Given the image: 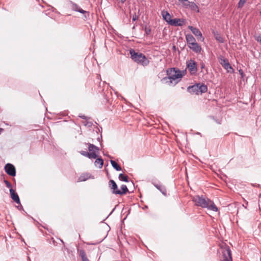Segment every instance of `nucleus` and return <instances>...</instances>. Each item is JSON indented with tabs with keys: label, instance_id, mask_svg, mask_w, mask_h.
Masks as SVG:
<instances>
[{
	"label": "nucleus",
	"instance_id": "1",
	"mask_svg": "<svg viewBox=\"0 0 261 261\" xmlns=\"http://www.w3.org/2000/svg\"><path fill=\"white\" fill-rule=\"evenodd\" d=\"M192 201L195 205L203 208H206L214 212L218 211V208L213 201L210 199L205 198L202 196L195 195L192 197Z\"/></svg>",
	"mask_w": 261,
	"mask_h": 261
},
{
	"label": "nucleus",
	"instance_id": "2",
	"mask_svg": "<svg viewBox=\"0 0 261 261\" xmlns=\"http://www.w3.org/2000/svg\"><path fill=\"white\" fill-rule=\"evenodd\" d=\"M129 54L132 59L138 64L143 66H147L149 64V60L144 55L141 53L136 52L134 49H130Z\"/></svg>",
	"mask_w": 261,
	"mask_h": 261
},
{
	"label": "nucleus",
	"instance_id": "3",
	"mask_svg": "<svg viewBox=\"0 0 261 261\" xmlns=\"http://www.w3.org/2000/svg\"><path fill=\"white\" fill-rule=\"evenodd\" d=\"M168 77L164 78V80L166 81V83L170 84L172 83V82L177 80L182 77L181 71L178 69H176L175 68H171L167 71Z\"/></svg>",
	"mask_w": 261,
	"mask_h": 261
},
{
	"label": "nucleus",
	"instance_id": "4",
	"mask_svg": "<svg viewBox=\"0 0 261 261\" xmlns=\"http://www.w3.org/2000/svg\"><path fill=\"white\" fill-rule=\"evenodd\" d=\"M207 90V87L206 85L201 83H198L192 86H189L188 88V91L189 92L197 95L205 93Z\"/></svg>",
	"mask_w": 261,
	"mask_h": 261
},
{
	"label": "nucleus",
	"instance_id": "5",
	"mask_svg": "<svg viewBox=\"0 0 261 261\" xmlns=\"http://www.w3.org/2000/svg\"><path fill=\"white\" fill-rule=\"evenodd\" d=\"M5 172L9 175L15 176L16 175V169L14 166L8 163L5 166Z\"/></svg>",
	"mask_w": 261,
	"mask_h": 261
},
{
	"label": "nucleus",
	"instance_id": "6",
	"mask_svg": "<svg viewBox=\"0 0 261 261\" xmlns=\"http://www.w3.org/2000/svg\"><path fill=\"white\" fill-rule=\"evenodd\" d=\"M187 68L191 74H195L197 72L196 63L193 60H190L187 62Z\"/></svg>",
	"mask_w": 261,
	"mask_h": 261
},
{
	"label": "nucleus",
	"instance_id": "7",
	"mask_svg": "<svg viewBox=\"0 0 261 261\" xmlns=\"http://www.w3.org/2000/svg\"><path fill=\"white\" fill-rule=\"evenodd\" d=\"M219 62L224 68L227 70L228 72H230V70H233V69L230 66L227 59L224 57H221L219 59Z\"/></svg>",
	"mask_w": 261,
	"mask_h": 261
},
{
	"label": "nucleus",
	"instance_id": "8",
	"mask_svg": "<svg viewBox=\"0 0 261 261\" xmlns=\"http://www.w3.org/2000/svg\"><path fill=\"white\" fill-rule=\"evenodd\" d=\"M170 22V25L174 27H181L185 23V19L180 18L172 19V20L169 21Z\"/></svg>",
	"mask_w": 261,
	"mask_h": 261
},
{
	"label": "nucleus",
	"instance_id": "9",
	"mask_svg": "<svg viewBox=\"0 0 261 261\" xmlns=\"http://www.w3.org/2000/svg\"><path fill=\"white\" fill-rule=\"evenodd\" d=\"M223 259L221 261H232L231 250L227 247L223 252Z\"/></svg>",
	"mask_w": 261,
	"mask_h": 261
},
{
	"label": "nucleus",
	"instance_id": "10",
	"mask_svg": "<svg viewBox=\"0 0 261 261\" xmlns=\"http://www.w3.org/2000/svg\"><path fill=\"white\" fill-rule=\"evenodd\" d=\"M188 28L191 31L192 33L198 38V39L203 40L204 38L202 37V33L198 29L192 26H189Z\"/></svg>",
	"mask_w": 261,
	"mask_h": 261
},
{
	"label": "nucleus",
	"instance_id": "11",
	"mask_svg": "<svg viewBox=\"0 0 261 261\" xmlns=\"http://www.w3.org/2000/svg\"><path fill=\"white\" fill-rule=\"evenodd\" d=\"M109 185L113 194L118 195L117 191H119L118 186L114 180L111 179L109 182Z\"/></svg>",
	"mask_w": 261,
	"mask_h": 261
},
{
	"label": "nucleus",
	"instance_id": "12",
	"mask_svg": "<svg viewBox=\"0 0 261 261\" xmlns=\"http://www.w3.org/2000/svg\"><path fill=\"white\" fill-rule=\"evenodd\" d=\"M10 193L11 198L17 204H20L19 197L18 194L15 192V191L11 188L10 189Z\"/></svg>",
	"mask_w": 261,
	"mask_h": 261
},
{
	"label": "nucleus",
	"instance_id": "13",
	"mask_svg": "<svg viewBox=\"0 0 261 261\" xmlns=\"http://www.w3.org/2000/svg\"><path fill=\"white\" fill-rule=\"evenodd\" d=\"M70 7L72 9V10H73L75 11L79 12L82 14L87 13V12L86 11L81 9L77 4L74 3L72 2H70Z\"/></svg>",
	"mask_w": 261,
	"mask_h": 261
},
{
	"label": "nucleus",
	"instance_id": "14",
	"mask_svg": "<svg viewBox=\"0 0 261 261\" xmlns=\"http://www.w3.org/2000/svg\"><path fill=\"white\" fill-rule=\"evenodd\" d=\"M80 153L82 155H83L86 157H87L90 159H96V158L98 156L97 154H96L95 152H88L85 151H80Z\"/></svg>",
	"mask_w": 261,
	"mask_h": 261
},
{
	"label": "nucleus",
	"instance_id": "15",
	"mask_svg": "<svg viewBox=\"0 0 261 261\" xmlns=\"http://www.w3.org/2000/svg\"><path fill=\"white\" fill-rule=\"evenodd\" d=\"M152 184L154 185V186L159 190L164 195L166 196L167 195V191L166 189L165 186H164L162 185L156 184L155 182H152Z\"/></svg>",
	"mask_w": 261,
	"mask_h": 261
},
{
	"label": "nucleus",
	"instance_id": "16",
	"mask_svg": "<svg viewBox=\"0 0 261 261\" xmlns=\"http://www.w3.org/2000/svg\"><path fill=\"white\" fill-rule=\"evenodd\" d=\"M188 46L196 53H200L201 50V46L196 42L189 45Z\"/></svg>",
	"mask_w": 261,
	"mask_h": 261
},
{
	"label": "nucleus",
	"instance_id": "17",
	"mask_svg": "<svg viewBox=\"0 0 261 261\" xmlns=\"http://www.w3.org/2000/svg\"><path fill=\"white\" fill-rule=\"evenodd\" d=\"M162 15L163 19L166 21L169 25L170 24V20H172L171 16L167 11L163 10L162 11Z\"/></svg>",
	"mask_w": 261,
	"mask_h": 261
},
{
	"label": "nucleus",
	"instance_id": "18",
	"mask_svg": "<svg viewBox=\"0 0 261 261\" xmlns=\"http://www.w3.org/2000/svg\"><path fill=\"white\" fill-rule=\"evenodd\" d=\"M186 38L188 46L196 42L195 39L191 34H187L186 36Z\"/></svg>",
	"mask_w": 261,
	"mask_h": 261
},
{
	"label": "nucleus",
	"instance_id": "19",
	"mask_svg": "<svg viewBox=\"0 0 261 261\" xmlns=\"http://www.w3.org/2000/svg\"><path fill=\"white\" fill-rule=\"evenodd\" d=\"M88 144V149L90 152H95L96 154L99 151V148L95 145L89 143Z\"/></svg>",
	"mask_w": 261,
	"mask_h": 261
},
{
	"label": "nucleus",
	"instance_id": "20",
	"mask_svg": "<svg viewBox=\"0 0 261 261\" xmlns=\"http://www.w3.org/2000/svg\"><path fill=\"white\" fill-rule=\"evenodd\" d=\"M121 190H119V191L117 192L118 195H124L128 191L127 186L125 185H122L121 186Z\"/></svg>",
	"mask_w": 261,
	"mask_h": 261
},
{
	"label": "nucleus",
	"instance_id": "21",
	"mask_svg": "<svg viewBox=\"0 0 261 261\" xmlns=\"http://www.w3.org/2000/svg\"><path fill=\"white\" fill-rule=\"evenodd\" d=\"M103 164V161L101 158L97 159L95 162L94 165L95 166H98L99 168H101Z\"/></svg>",
	"mask_w": 261,
	"mask_h": 261
},
{
	"label": "nucleus",
	"instance_id": "22",
	"mask_svg": "<svg viewBox=\"0 0 261 261\" xmlns=\"http://www.w3.org/2000/svg\"><path fill=\"white\" fill-rule=\"evenodd\" d=\"M111 164L112 166V167L116 169L117 171H121V167L114 161L111 160L110 161Z\"/></svg>",
	"mask_w": 261,
	"mask_h": 261
},
{
	"label": "nucleus",
	"instance_id": "23",
	"mask_svg": "<svg viewBox=\"0 0 261 261\" xmlns=\"http://www.w3.org/2000/svg\"><path fill=\"white\" fill-rule=\"evenodd\" d=\"M189 6L190 8L194 11H197V12H199V8L198 6L195 4L194 2H189Z\"/></svg>",
	"mask_w": 261,
	"mask_h": 261
},
{
	"label": "nucleus",
	"instance_id": "24",
	"mask_svg": "<svg viewBox=\"0 0 261 261\" xmlns=\"http://www.w3.org/2000/svg\"><path fill=\"white\" fill-rule=\"evenodd\" d=\"M118 178H119V180H120L121 181H125V182H128V176H126V175H124L122 173H120L119 175Z\"/></svg>",
	"mask_w": 261,
	"mask_h": 261
},
{
	"label": "nucleus",
	"instance_id": "25",
	"mask_svg": "<svg viewBox=\"0 0 261 261\" xmlns=\"http://www.w3.org/2000/svg\"><path fill=\"white\" fill-rule=\"evenodd\" d=\"M215 39L220 43H223L224 42V38L219 34H215Z\"/></svg>",
	"mask_w": 261,
	"mask_h": 261
},
{
	"label": "nucleus",
	"instance_id": "26",
	"mask_svg": "<svg viewBox=\"0 0 261 261\" xmlns=\"http://www.w3.org/2000/svg\"><path fill=\"white\" fill-rule=\"evenodd\" d=\"M89 178L88 174H83L79 177V180L81 181H85Z\"/></svg>",
	"mask_w": 261,
	"mask_h": 261
},
{
	"label": "nucleus",
	"instance_id": "27",
	"mask_svg": "<svg viewBox=\"0 0 261 261\" xmlns=\"http://www.w3.org/2000/svg\"><path fill=\"white\" fill-rule=\"evenodd\" d=\"M246 1L247 0H240L238 3V8H241L246 2Z\"/></svg>",
	"mask_w": 261,
	"mask_h": 261
},
{
	"label": "nucleus",
	"instance_id": "28",
	"mask_svg": "<svg viewBox=\"0 0 261 261\" xmlns=\"http://www.w3.org/2000/svg\"><path fill=\"white\" fill-rule=\"evenodd\" d=\"M79 254L81 258L86 256V253L83 249H81L79 251Z\"/></svg>",
	"mask_w": 261,
	"mask_h": 261
},
{
	"label": "nucleus",
	"instance_id": "29",
	"mask_svg": "<svg viewBox=\"0 0 261 261\" xmlns=\"http://www.w3.org/2000/svg\"><path fill=\"white\" fill-rule=\"evenodd\" d=\"M4 182L6 184V186L8 188H10V189L11 188H12V185H11V184L9 181H8L7 180L5 179L4 180Z\"/></svg>",
	"mask_w": 261,
	"mask_h": 261
},
{
	"label": "nucleus",
	"instance_id": "30",
	"mask_svg": "<svg viewBox=\"0 0 261 261\" xmlns=\"http://www.w3.org/2000/svg\"><path fill=\"white\" fill-rule=\"evenodd\" d=\"M145 32L146 35H149L150 34V32H151V29L150 28H149L146 27L145 28Z\"/></svg>",
	"mask_w": 261,
	"mask_h": 261
},
{
	"label": "nucleus",
	"instance_id": "31",
	"mask_svg": "<svg viewBox=\"0 0 261 261\" xmlns=\"http://www.w3.org/2000/svg\"><path fill=\"white\" fill-rule=\"evenodd\" d=\"M256 40L261 44V36H259L256 37Z\"/></svg>",
	"mask_w": 261,
	"mask_h": 261
},
{
	"label": "nucleus",
	"instance_id": "32",
	"mask_svg": "<svg viewBox=\"0 0 261 261\" xmlns=\"http://www.w3.org/2000/svg\"><path fill=\"white\" fill-rule=\"evenodd\" d=\"M82 261H89V259L87 258V255L84 257L82 258Z\"/></svg>",
	"mask_w": 261,
	"mask_h": 261
},
{
	"label": "nucleus",
	"instance_id": "33",
	"mask_svg": "<svg viewBox=\"0 0 261 261\" xmlns=\"http://www.w3.org/2000/svg\"><path fill=\"white\" fill-rule=\"evenodd\" d=\"M82 261H89V259L87 258V255L84 257L82 258Z\"/></svg>",
	"mask_w": 261,
	"mask_h": 261
},
{
	"label": "nucleus",
	"instance_id": "34",
	"mask_svg": "<svg viewBox=\"0 0 261 261\" xmlns=\"http://www.w3.org/2000/svg\"><path fill=\"white\" fill-rule=\"evenodd\" d=\"M79 117L83 119H86L87 117L85 115H80Z\"/></svg>",
	"mask_w": 261,
	"mask_h": 261
},
{
	"label": "nucleus",
	"instance_id": "35",
	"mask_svg": "<svg viewBox=\"0 0 261 261\" xmlns=\"http://www.w3.org/2000/svg\"><path fill=\"white\" fill-rule=\"evenodd\" d=\"M137 19V17L136 16H133V21H136Z\"/></svg>",
	"mask_w": 261,
	"mask_h": 261
},
{
	"label": "nucleus",
	"instance_id": "36",
	"mask_svg": "<svg viewBox=\"0 0 261 261\" xmlns=\"http://www.w3.org/2000/svg\"><path fill=\"white\" fill-rule=\"evenodd\" d=\"M22 207V205H19V206H17V208H18L19 210H21Z\"/></svg>",
	"mask_w": 261,
	"mask_h": 261
},
{
	"label": "nucleus",
	"instance_id": "37",
	"mask_svg": "<svg viewBox=\"0 0 261 261\" xmlns=\"http://www.w3.org/2000/svg\"><path fill=\"white\" fill-rule=\"evenodd\" d=\"M239 72H240V73L241 74H243V72H242V71H241V70H239Z\"/></svg>",
	"mask_w": 261,
	"mask_h": 261
},
{
	"label": "nucleus",
	"instance_id": "38",
	"mask_svg": "<svg viewBox=\"0 0 261 261\" xmlns=\"http://www.w3.org/2000/svg\"><path fill=\"white\" fill-rule=\"evenodd\" d=\"M260 15H261V11L260 12Z\"/></svg>",
	"mask_w": 261,
	"mask_h": 261
}]
</instances>
